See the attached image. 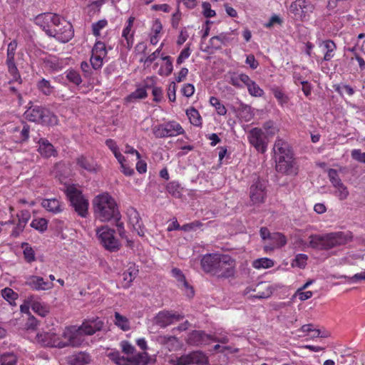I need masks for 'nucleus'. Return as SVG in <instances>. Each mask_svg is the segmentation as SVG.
Returning a JSON list of instances; mask_svg holds the SVG:
<instances>
[{"label":"nucleus","mask_w":365,"mask_h":365,"mask_svg":"<svg viewBox=\"0 0 365 365\" xmlns=\"http://www.w3.org/2000/svg\"><path fill=\"white\" fill-rule=\"evenodd\" d=\"M202 269L219 279L234 278L236 274V260L229 255L209 253L200 260Z\"/></svg>","instance_id":"nucleus-1"},{"label":"nucleus","mask_w":365,"mask_h":365,"mask_svg":"<svg viewBox=\"0 0 365 365\" xmlns=\"http://www.w3.org/2000/svg\"><path fill=\"white\" fill-rule=\"evenodd\" d=\"M103 322L98 318L84 321L79 327H66L62 333L63 338H68L72 347H79L85 342V336H91L103 327Z\"/></svg>","instance_id":"nucleus-2"},{"label":"nucleus","mask_w":365,"mask_h":365,"mask_svg":"<svg viewBox=\"0 0 365 365\" xmlns=\"http://www.w3.org/2000/svg\"><path fill=\"white\" fill-rule=\"evenodd\" d=\"M94 215L101 222H108L113 219L121 218L115 199L108 193L97 195L93 201Z\"/></svg>","instance_id":"nucleus-3"},{"label":"nucleus","mask_w":365,"mask_h":365,"mask_svg":"<svg viewBox=\"0 0 365 365\" xmlns=\"http://www.w3.org/2000/svg\"><path fill=\"white\" fill-rule=\"evenodd\" d=\"M309 245L319 250H329L344 245L352 239L350 232H335L324 235H312L309 237Z\"/></svg>","instance_id":"nucleus-4"},{"label":"nucleus","mask_w":365,"mask_h":365,"mask_svg":"<svg viewBox=\"0 0 365 365\" xmlns=\"http://www.w3.org/2000/svg\"><path fill=\"white\" fill-rule=\"evenodd\" d=\"M26 118L31 122L41 124L54 125L58 123V118L56 115L51 113L48 110L40 106L30 107L24 113Z\"/></svg>","instance_id":"nucleus-5"},{"label":"nucleus","mask_w":365,"mask_h":365,"mask_svg":"<svg viewBox=\"0 0 365 365\" xmlns=\"http://www.w3.org/2000/svg\"><path fill=\"white\" fill-rule=\"evenodd\" d=\"M66 193L74 210L79 216L86 217L88 215V202L84 198L81 191L73 185H69L66 187Z\"/></svg>","instance_id":"nucleus-6"},{"label":"nucleus","mask_w":365,"mask_h":365,"mask_svg":"<svg viewBox=\"0 0 365 365\" xmlns=\"http://www.w3.org/2000/svg\"><path fill=\"white\" fill-rule=\"evenodd\" d=\"M61 16L51 12L42 13L34 19V24L39 26L48 36H51L56 27H59Z\"/></svg>","instance_id":"nucleus-7"},{"label":"nucleus","mask_w":365,"mask_h":365,"mask_svg":"<svg viewBox=\"0 0 365 365\" xmlns=\"http://www.w3.org/2000/svg\"><path fill=\"white\" fill-rule=\"evenodd\" d=\"M314 10V4L309 0H295L289 6V11L297 21H307Z\"/></svg>","instance_id":"nucleus-8"},{"label":"nucleus","mask_w":365,"mask_h":365,"mask_svg":"<svg viewBox=\"0 0 365 365\" xmlns=\"http://www.w3.org/2000/svg\"><path fill=\"white\" fill-rule=\"evenodd\" d=\"M36 339L39 344L44 346L63 349L68 346L72 347V343L68 338H63L62 334L58 335L53 331L43 332L36 334Z\"/></svg>","instance_id":"nucleus-9"},{"label":"nucleus","mask_w":365,"mask_h":365,"mask_svg":"<svg viewBox=\"0 0 365 365\" xmlns=\"http://www.w3.org/2000/svg\"><path fill=\"white\" fill-rule=\"evenodd\" d=\"M114 230L108 226H102L96 230V235L103 246L110 251L118 250L120 244L114 237Z\"/></svg>","instance_id":"nucleus-10"},{"label":"nucleus","mask_w":365,"mask_h":365,"mask_svg":"<svg viewBox=\"0 0 365 365\" xmlns=\"http://www.w3.org/2000/svg\"><path fill=\"white\" fill-rule=\"evenodd\" d=\"M250 143L261 153H265L267 148V135L261 128H254L247 135Z\"/></svg>","instance_id":"nucleus-11"},{"label":"nucleus","mask_w":365,"mask_h":365,"mask_svg":"<svg viewBox=\"0 0 365 365\" xmlns=\"http://www.w3.org/2000/svg\"><path fill=\"white\" fill-rule=\"evenodd\" d=\"M276 170L286 175H297V166L293 153L286 156H280L275 159Z\"/></svg>","instance_id":"nucleus-12"},{"label":"nucleus","mask_w":365,"mask_h":365,"mask_svg":"<svg viewBox=\"0 0 365 365\" xmlns=\"http://www.w3.org/2000/svg\"><path fill=\"white\" fill-rule=\"evenodd\" d=\"M192 364L207 365L208 364V358L202 351H195L177 357L175 360L176 365H188Z\"/></svg>","instance_id":"nucleus-13"},{"label":"nucleus","mask_w":365,"mask_h":365,"mask_svg":"<svg viewBox=\"0 0 365 365\" xmlns=\"http://www.w3.org/2000/svg\"><path fill=\"white\" fill-rule=\"evenodd\" d=\"M53 31L55 34H52L51 37L62 43L68 42L73 36L72 25L61 17L59 27H56Z\"/></svg>","instance_id":"nucleus-14"},{"label":"nucleus","mask_w":365,"mask_h":365,"mask_svg":"<svg viewBox=\"0 0 365 365\" xmlns=\"http://www.w3.org/2000/svg\"><path fill=\"white\" fill-rule=\"evenodd\" d=\"M107 56V50L104 43L97 41L93 49L90 62L93 69L101 68L103 64V59Z\"/></svg>","instance_id":"nucleus-15"},{"label":"nucleus","mask_w":365,"mask_h":365,"mask_svg":"<svg viewBox=\"0 0 365 365\" xmlns=\"http://www.w3.org/2000/svg\"><path fill=\"white\" fill-rule=\"evenodd\" d=\"M317 46L321 53H324L323 58L319 56L314 55V58L318 63L329 61L334 56L336 46L332 40H319L317 41Z\"/></svg>","instance_id":"nucleus-16"},{"label":"nucleus","mask_w":365,"mask_h":365,"mask_svg":"<svg viewBox=\"0 0 365 365\" xmlns=\"http://www.w3.org/2000/svg\"><path fill=\"white\" fill-rule=\"evenodd\" d=\"M265 195V185L262 182L258 180L251 185L250 197L253 204L262 203Z\"/></svg>","instance_id":"nucleus-17"},{"label":"nucleus","mask_w":365,"mask_h":365,"mask_svg":"<svg viewBox=\"0 0 365 365\" xmlns=\"http://www.w3.org/2000/svg\"><path fill=\"white\" fill-rule=\"evenodd\" d=\"M211 335L203 331L195 330L190 332L186 339L187 344L191 346H202L210 343Z\"/></svg>","instance_id":"nucleus-18"},{"label":"nucleus","mask_w":365,"mask_h":365,"mask_svg":"<svg viewBox=\"0 0 365 365\" xmlns=\"http://www.w3.org/2000/svg\"><path fill=\"white\" fill-rule=\"evenodd\" d=\"M25 284L36 291L48 290L53 287L51 282L45 281L43 277L35 275L27 277Z\"/></svg>","instance_id":"nucleus-19"},{"label":"nucleus","mask_w":365,"mask_h":365,"mask_svg":"<svg viewBox=\"0 0 365 365\" xmlns=\"http://www.w3.org/2000/svg\"><path fill=\"white\" fill-rule=\"evenodd\" d=\"M68 58L50 56L43 59L44 67L51 71H59L68 64Z\"/></svg>","instance_id":"nucleus-20"},{"label":"nucleus","mask_w":365,"mask_h":365,"mask_svg":"<svg viewBox=\"0 0 365 365\" xmlns=\"http://www.w3.org/2000/svg\"><path fill=\"white\" fill-rule=\"evenodd\" d=\"M171 274L177 280L178 286L185 291L186 295L189 297H193V289L186 281L182 271L178 268H173L171 270Z\"/></svg>","instance_id":"nucleus-21"},{"label":"nucleus","mask_w":365,"mask_h":365,"mask_svg":"<svg viewBox=\"0 0 365 365\" xmlns=\"http://www.w3.org/2000/svg\"><path fill=\"white\" fill-rule=\"evenodd\" d=\"M182 316L176 314L168 311L160 312L156 317V324L160 327H166L175 321H180Z\"/></svg>","instance_id":"nucleus-22"},{"label":"nucleus","mask_w":365,"mask_h":365,"mask_svg":"<svg viewBox=\"0 0 365 365\" xmlns=\"http://www.w3.org/2000/svg\"><path fill=\"white\" fill-rule=\"evenodd\" d=\"M127 216L128 218V224L135 230L138 235L143 236L144 231L142 227V223L138 212L133 207L127 210Z\"/></svg>","instance_id":"nucleus-23"},{"label":"nucleus","mask_w":365,"mask_h":365,"mask_svg":"<svg viewBox=\"0 0 365 365\" xmlns=\"http://www.w3.org/2000/svg\"><path fill=\"white\" fill-rule=\"evenodd\" d=\"M29 304L32 310L41 317H45L49 312L48 307L37 295L29 296Z\"/></svg>","instance_id":"nucleus-24"},{"label":"nucleus","mask_w":365,"mask_h":365,"mask_svg":"<svg viewBox=\"0 0 365 365\" xmlns=\"http://www.w3.org/2000/svg\"><path fill=\"white\" fill-rule=\"evenodd\" d=\"M38 144V151L43 157L50 158L56 155V150L47 139L43 138H39Z\"/></svg>","instance_id":"nucleus-25"},{"label":"nucleus","mask_w":365,"mask_h":365,"mask_svg":"<svg viewBox=\"0 0 365 365\" xmlns=\"http://www.w3.org/2000/svg\"><path fill=\"white\" fill-rule=\"evenodd\" d=\"M273 150L275 159L280 156H286L287 155L292 154V151L291 150L288 143L280 138H277L276 140Z\"/></svg>","instance_id":"nucleus-26"},{"label":"nucleus","mask_w":365,"mask_h":365,"mask_svg":"<svg viewBox=\"0 0 365 365\" xmlns=\"http://www.w3.org/2000/svg\"><path fill=\"white\" fill-rule=\"evenodd\" d=\"M135 18L130 16L126 22V26L122 32V37L125 39L126 43L124 44L128 48H130L133 44V34L134 31H131L133 26Z\"/></svg>","instance_id":"nucleus-27"},{"label":"nucleus","mask_w":365,"mask_h":365,"mask_svg":"<svg viewBox=\"0 0 365 365\" xmlns=\"http://www.w3.org/2000/svg\"><path fill=\"white\" fill-rule=\"evenodd\" d=\"M41 205L53 214H58L63 211V204L56 198L44 199L41 202Z\"/></svg>","instance_id":"nucleus-28"},{"label":"nucleus","mask_w":365,"mask_h":365,"mask_svg":"<svg viewBox=\"0 0 365 365\" xmlns=\"http://www.w3.org/2000/svg\"><path fill=\"white\" fill-rule=\"evenodd\" d=\"M271 245H265L264 249L266 252L272 251L274 248H279L284 246L287 243L286 237L279 232H275L270 236Z\"/></svg>","instance_id":"nucleus-29"},{"label":"nucleus","mask_w":365,"mask_h":365,"mask_svg":"<svg viewBox=\"0 0 365 365\" xmlns=\"http://www.w3.org/2000/svg\"><path fill=\"white\" fill-rule=\"evenodd\" d=\"M243 84L247 88L250 95L254 97H262L264 95V91L250 78H242Z\"/></svg>","instance_id":"nucleus-30"},{"label":"nucleus","mask_w":365,"mask_h":365,"mask_svg":"<svg viewBox=\"0 0 365 365\" xmlns=\"http://www.w3.org/2000/svg\"><path fill=\"white\" fill-rule=\"evenodd\" d=\"M90 361V356L85 352H78L68 358L71 365H85Z\"/></svg>","instance_id":"nucleus-31"},{"label":"nucleus","mask_w":365,"mask_h":365,"mask_svg":"<svg viewBox=\"0 0 365 365\" xmlns=\"http://www.w3.org/2000/svg\"><path fill=\"white\" fill-rule=\"evenodd\" d=\"M166 134L168 137L177 136L184 132L182 126L176 121L172 120L165 123Z\"/></svg>","instance_id":"nucleus-32"},{"label":"nucleus","mask_w":365,"mask_h":365,"mask_svg":"<svg viewBox=\"0 0 365 365\" xmlns=\"http://www.w3.org/2000/svg\"><path fill=\"white\" fill-rule=\"evenodd\" d=\"M114 318V324L121 330L125 331L130 329V322L126 317L115 312Z\"/></svg>","instance_id":"nucleus-33"},{"label":"nucleus","mask_w":365,"mask_h":365,"mask_svg":"<svg viewBox=\"0 0 365 365\" xmlns=\"http://www.w3.org/2000/svg\"><path fill=\"white\" fill-rule=\"evenodd\" d=\"M150 356L145 351L138 353L128 359V361L134 365H148L150 363Z\"/></svg>","instance_id":"nucleus-34"},{"label":"nucleus","mask_w":365,"mask_h":365,"mask_svg":"<svg viewBox=\"0 0 365 365\" xmlns=\"http://www.w3.org/2000/svg\"><path fill=\"white\" fill-rule=\"evenodd\" d=\"M147 96L148 93L146 89L143 87H140L128 95L125 101L128 103H134L138 100L144 99Z\"/></svg>","instance_id":"nucleus-35"},{"label":"nucleus","mask_w":365,"mask_h":365,"mask_svg":"<svg viewBox=\"0 0 365 365\" xmlns=\"http://www.w3.org/2000/svg\"><path fill=\"white\" fill-rule=\"evenodd\" d=\"M160 342L166 346L170 351H175L179 347V341L175 336H163L160 337Z\"/></svg>","instance_id":"nucleus-36"},{"label":"nucleus","mask_w":365,"mask_h":365,"mask_svg":"<svg viewBox=\"0 0 365 365\" xmlns=\"http://www.w3.org/2000/svg\"><path fill=\"white\" fill-rule=\"evenodd\" d=\"M77 164L83 169L89 172H96L97 170L96 163L93 160L88 159L84 156L77 158Z\"/></svg>","instance_id":"nucleus-37"},{"label":"nucleus","mask_w":365,"mask_h":365,"mask_svg":"<svg viewBox=\"0 0 365 365\" xmlns=\"http://www.w3.org/2000/svg\"><path fill=\"white\" fill-rule=\"evenodd\" d=\"M333 187L335 189L333 194L339 200H344L347 199L349 195V192L347 187L342 182L334 185Z\"/></svg>","instance_id":"nucleus-38"},{"label":"nucleus","mask_w":365,"mask_h":365,"mask_svg":"<svg viewBox=\"0 0 365 365\" xmlns=\"http://www.w3.org/2000/svg\"><path fill=\"white\" fill-rule=\"evenodd\" d=\"M138 270L134 266H130L127 270L123 273V279L125 286L128 287L133 280L135 278Z\"/></svg>","instance_id":"nucleus-39"},{"label":"nucleus","mask_w":365,"mask_h":365,"mask_svg":"<svg viewBox=\"0 0 365 365\" xmlns=\"http://www.w3.org/2000/svg\"><path fill=\"white\" fill-rule=\"evenodd\" d=\"M274 266V262L267 257L257 259L253 261L252 267L255 269H267Z\"/></svg>","instance_id":"nucleus-40"},{"label":"nucleus","mask_w":365,"mask_h":365,"mask_svg":"<svg viewBox=\"0 0 365 365\" xmlns=\"http://www.w3.org/2000/svg\"><path fill=\"white\" fill-rule=\"evenodd\" d=\"M163 29L161 23L158 20L153 22L152 26L153 34L150 36V42L153 45H156L159 41V34Z\"/></svg>","instance_id":"nucleus-41"},{"label":"nucleus","mask_w":365,"mask_h":365,"mask_svg":"<svg viewBox=\"0 0 365 365\" xmlns=\"http://www.w3.org/2000/svg\"><path fill=\"white\" fill-rule=\"evenodd\" d=\"M166 190L175 198H180L182 196V187L176 181L169 182L166 186Z\"/></svg>","instance_id":"nucleus-42"},{"label":"nucleus","mask_w":365,"mask_h":365,"mask_svg":"<svg viewBox=\"0 0 365 365\" xmlns=\"http://www.w3.org/2000/svg\"><path fill=\"white\" fill-rule=\"evenodd\" d=\"M186 114L190 121V123L195 125V126H200L202 124V118L201 116L197 111L194 108H191L190 109H187L186 111Z\"/></svg>","instance_id":"nucleus-43"},{"label":"nucleus","mask_w":365,"mask_h":365,"mask_svg":"<svg viewBox=\"0 0 365 365\" xmlns=\"http://www.w3.org/2000/svg\"><path fill=\"white\" fill-rule=\"evenodd\" d=\"M38 89L44 95L50 96L54 91L53 86H51L50 81L42 78L37 83Z\"/></svg>","instance_id":"nucleus-44"},{"label":"nucleus","mask_w":365,"mask_h":365,"mask_svg":"<svg viewBox=\"0 0 365 365\" xmlns=\"http://www.w3.org/2000/svg\"><path fill=\"white\" fill-rule=\"evenodd\" d=\"M21 248L24 250V256L27 262L31 263L35 261L34 250L27 242H23L21 244Z\"/></svg>","instance_id":"nucleus-45"},{"label":"nucleus","mask_w":365,"mask_h":365,"mask_svg":"<svg viewBox=\"0 0 365 365\" xmlns=\"http://www.w3.org/2000/svg\"><path fill=\"white\" fill-rule=\"evenodd\" d=\"M16 356L11 352H6L0 356V365H16Z\"/></svg>","instance_id":"nucleus-46"},{"label":"nucleus","mask_w":365,"mask_h":365,"mask_svg":"<svg viewBox=\"0 0 365 365\" xmlns=\"http://www.w3.org/2000/svg\"><path fill=\"white\" fill-rule=\"evenodd\" d=\"M232 41L231 38V33H221L217 36L212 37L210 40V42L214 43L215 41H219L220 45L226 46Z\"/></svg>","instance_id":"nucleus-47"},{"label":"nucleus","mask_w":365,"mask_h":365,"mask_svg":"<svg viewBox=\"0 0 365 365\" xmlns=\"http://www.w3.org/2000/svg\"><path fill=\"white\" fill-rule=\"evenodd\" d=\"M210 103L212 106H213L217 114L220 115H225L227 113V109L225 106L220 102V101L215 97L212 96L210 98Z\"/></svg>","instance_id":"nucleus-48"},{"label":"nucleus","mask_w":365,"mask_h":365,"mask_svg":"<svg viewBox=\"0 0 365 365\" xmlns=\"http://www.w3.org/2000/svg\"><path fill=\"white\" fill-rule=\"evenodd\" d=\"M66 77L71 83L78 86L82 83V78L79 73L73 69L66 71Z\"/></svg>","instance_id":"nucleus-49"},{"label":"nucleus","mask_w":365,"mask_h":365,"mask_svg":"<svg viewBox=\"0 0 365 365\" xmlns=\"http://www.w3.org/2000/svg\"><path fill=\"white\" fill-rule=\"evenodd\" d=\"M308 259V256L305 254H298L295 256L294 259L292 260L291 265L293 267H299L300 269H303L307 265V262Z\"/></svg>","instance_id":"nucleus-50"},{"label":"nucleus","mask_w":365,"mask_h":365,"mask_svg":"<svg viewBox=\"0 0 365 365\" xmlns=\"http://www.w3.org/2000/svg\"><path fill=\"white\" fill-rule=\"evenodd\" d=\"M1 296L6 299L11 305L14 304L15 300L18 297V294L13 291L11 288L6 287L1 290Z\"/></svg>","instance_id":"nucleus-51"},{"label":"nucleus","mask_w":365,"mask_h":365,"mask_svg":"<svg viewBox=\"0 0 365 365\" xmlns=\"http://www.w3.org/2000/svg\"><path fill=\"white\" fill-rule=\"evenodd\" d=\"M31 226L39 232H44L47 229L48 222L44 218H37L32 220Z\"/></svg>","instance_id":"nucleus-52"},{"label":"nucleus","mask_w":365,"mask_h":365,"mask_svg":"<svg viewBox=\"0 0 365 365\" xmlns=\"http://www.w3.org/2000/svg\"><path fill=\"white\" fill-rule=\"evenodd\" d=\"M260 285L263 287V291L258 292V293L254 296L255 298L265 299L268 298L272 294L274 290L272 286L264 284H261Z\"/></svg>","instance_id":"nucleus-53"},{"label":"nucleus","mask_w":365,"mask_h":365,"mask_svg":"<svg viewBox=\"0 0 365 365\" xmlns=\"http://www.w3.org/2000/svg\"><path fill=\"white\" fill-rule=\"evenodd\" d=\"M250 78L247 74L245 73H240V74H236L234 73L230 76V83L232 86L237 87V88H242L243 81L242 78Z\"/></svg>","instance_id":"nucleus-54"},{"label":"nucleus","mask_w":365,"mask_h":365,"mask_svg":"<svg viewBox=\"0 0 365 365\" xmlns=\"http://www.w3.org/2000/svg\"><path fill=\"white\" fill-rule=\"evenodd\" d=\"M153 133L157 138H168L165 123L157 125L152 128Z\"/></svg>","instance_id":"nucleus-55"},{"label":"nucleus","mask_w":365,"mask_h":365,"mask_svg":"<svg viewBox=\"0 0 365 365\" xmlns=\"http://www.w3.org/2000/svg\"><path fill=\"white\" fill-rule=\"evenodd\" d=\"M164 44L162 43L159 48L156 49L153 53H152L150 55H149L148 57H146L145 59L141 58L140 61V62H144L148 66L152 63L153 61L156 60V58L160 56V53L163 49Z\"/></svg>","instance_id":"nucleus-56"},{"label":"nucleus","mask_w":365,"mask_h":365,"mask_svg":"<svg viewBox=\"0 0 365 365\" xmlns=\"http://www.w3.org/2000/svg\"><path fill=\"white\" fill-rule=\"evenodd\" d=\"M16 48H17V43L16 41H12L9 43L8 48H7L6 63L14 61V56H15Z\"/></svg>","instance_id":"nucleus-57"},{"label":"nucleus","mask_w":365,"mask_h":365,"mask_svg":"<svg viewBox=\"0 0 365 365\" xmlns=\"http://www.w3.org/2000/svg\"><path fill=\"white\" fill-rule=\"evenodd\" d=\"M109 358L118 365H125L127 360L124 356H120L119 351H112L108 354Z\"/></svg>","instance_id":"nucleus-58"},{"label":"nucleus","mask_w":365,"mask_h":365,"mask_svg":"<svg viewBox=\"0 0 365 365\" xmlns=\"http://www.w3.org/2000/svg\"><path fill=\"white\" fill-rule=\"evenodd\" d=\"M107 24H108V22L105 19L100 20L98 22L93 24V25H92L93 34L96 36H98L100 35L101 30L104 29L107 26Z\"/></svg>","instance_id":"nucleus-59"},{"label":"nucleus","mask_w":365,"mask_h":365,"mask_svg":"<svg viewBox=\"0 0 365 365\" xmlns=\"http://www.w3.org/2000/svg\"><path fill=\"white\" fill-rule=\"evenodd\" d=\"M327 173H328L329 179L332 186L342 182L336 170L330 168L328 170Z\"/></svg>","instance_id":"nucleus-60"},{"label":"nucleus","mask_w":365,"mask_h":365,"mask_svg":"<svg viewBox=\"0 0 365 365\" xmlns=\"http://www.w3.org/2000/svg\"><path fill=\"white\" fill-rule=\"evenodd\" d=\"M273 94L274 97L277 99L278 103L281 106H284L286 104L288 101V98L287 96L279 89H274L273 90Z\"/></svg>","instance_id":"nucleus-61"},{"label":"nucleus","mask_w":365,"mask_h":365,"mask_svg":"<svg viewBox=\"0 0 365 365\" xmlns=\"http://www.w3.org/2000/svg\"><path fill=\"white\" fill-rule=\"evenodd\" d=\"M6 65L8 66V70L9 73L12 76L14 81H18L20 79V75L19 73L18 69L16 66L14 61L7 62Z\"/></svg>","instance_id":"nucleus-62"},{"label":"nucleus","mask_w":365,"mask_h":365,"mask_svg":"<svg viewBox=\"0 0 365 365\" xmlns=\"http://www.w3.org/2000/svg\"><path fill=\"white\" fill-rule=\"evenodd\" d=\"M202 14L206 18L213 17L216 15L214 10L211 9V5L208 2H203L202 4Z\"/></svg>","instance_id":"nucleus-63"},{"label":"nucleus","mask_w":365,"mask_h":365,"mask_svg":"<svg viewBox=\"0 0 365 365\" xmlns=\"http://www.w3.org/2000/svg\"><path fill=\"white\" fill-rule=\"evenodd\" d=\"M210 341L227 344L229 342V338L227 334L216 333L215 335H211Z\"/></svg>","instance_id":"nucleus-64"}]
</instances>
